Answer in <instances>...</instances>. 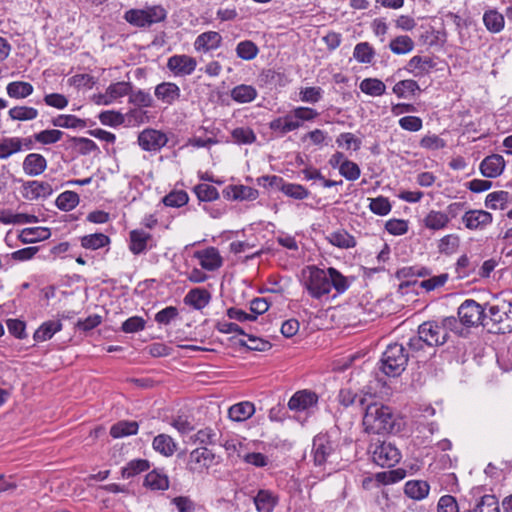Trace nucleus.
<instances>
[{
	"mask_svg": "<svg viewBox=\"0 0 512 512\" xmlns=\"http://www.w3.org/2000/svg\"><path fill=\"white\" fill-rule=\"evenodd\" d=\"M312 455L315 466L332 464L339 458V444L331 435L320 433L313 438Z\"/></svg>",
	"mask_w": 512,
	"mask_h": 512,
	"instance_id": "nucleus-3",
	"label": "nucleus"
},
{
	"mask_svg": "<svg viewBox=\"0 0 512 512\" xmlns=\"http://www.w3.org/2000/svg\"><path fill=\"white\" fill-rule=\"evenodd\" d=\"M483 22L488 31L499 33L504 28V17L496 10H488L483 15Z\"/></svg>",
	"mask_w": 512,
	"mask_h": 512,
	"instance_id": "nucleus-43",
	"label": "nucleus"
},
{
	"mask_svg": "<svg viewBox=\"0 0 512 512\" xmlns=\"http://www.w3.org/2000/svg\"><path fill=\"white\" fill-rule=\"evenodd\" d=\"M414 46V41L408 35L396 36L389 43V49L396 55L408 54L414 49Z\"/></svg>",
	"mask_w": 512,
	"mask_h": 512,
	"instance_id": "nucleus-39",
	"label": "nucleus"
},
{
	"mask_svg": "<svg viewBox=\"0 0 512 512\" xmlns=\"http://www.w3.org/2000/svg\"><path fill=\"white\" fill-rule=\"evenodd\" d=\"M222 36L216 31H207L198 35L194 41V48L199 52H209L221 46Z\"/></svg>",
	"mask_w": 512,
	"mask_h": 512,
	"instance_id": "nucleus-19",
	"label": "nucleus"
},
{
	"mask_svg": "<svg viewBox=\"0 0 512 512\" xmlns=\"http://www.w3.org/2000/svg\"><path fill=\"white\" fill-rule=\"evenodd\" d=\"M167 12L160 5L146 7L145 9H129L124 13V20L130 25L145 28L166 19Z\"/></svg>",
	"mask_w": 512,
	"mask_h": 512,
	"instance_id": "nucleus-5",
	"label": "nucleus"
},
{
	"mask_svg": "<svg viewBox=\"0 0 512 512\" xmlns=\"http://www.w3.org/2000/svg\"><path fill=\"white\" fill-rule=\"evenodd\" d=\"M278 503V497L269 490L261 489L254 497V504L258 512H272Z\"/></svg>",
	"mask_w": 512,
	"mask_h": 512,
	"instance_id": "nucleus-26",
	"label": "nucleus"
},
{
	"mask_svg": "<svg viewBox=\"0 0 512 512\" xmlns=\"http://www.w3.org/2000/svg\"><path fill=\"white\" fill-rule=\"evenodd\" d=\"M223 195L232 200H255L259 193L258 190L244 185H231L223 190Z\"/></svg>",
	"mask_w": 512,
	"mask_h": 512,
	"instance_id": "nucleus-23",
	"label": "nucleus"
},
{
	"mask_svg": "<svg viewBox=\"0 0 512 512\" xmlns=\"http://www.w3.org/2000/svg\"><path fill=\"white\" fill-rule=\"evenodd\" d=\"M505 168V160L499 154L485 157L480 163V171L484 177L496 178L502 174Z\"/></svg>",
	"mask_w": 512,
	"mask_h": 512,
	"instance_id": "nucleus-18",
	"label": "nucleus"
},
{
	"mask_svg": "<svg viewBox=\"0 0 512 512\" xmlns=\"http://www.w3.org/2000/svg\"><path fill=\"white\" fill-rule=\"evenodd\" d=\"M39 112L31 106H14L9 109L8 116L13 121H30L38 117Z\"/></svg>",
	"mask_w": 512,
	"mask_h": 512,
	"instance_id": "nucleus-40",
	"label": "nucleus"
},
{
	"mask_svg": "<svg viewBox=\"0 0 512 512\" xmlns=\"http://www.w3.org/2000/svg\"><path fill=\"white\" fill-rule=\"evenodd\" d=\"M457 315L464 327L467 328L479 326L486 317L482 305L473 299H466L458 307Z\"/></svg>",
	"mask_w": 512,
	"mask_h": 512,
	"instance_id": "nucleus-7",
	"label": "nucleus"
},
{
	"mask_svg": "<svg viewBox=\"0 0 512 512\" xmlns=\"http://www.w3.org/2000/svg\"><path fill=\"white\" fill-rule=\"evenodd\" d=\"M166 66L175 77H185L195 71L197 61L186 54H175L168 58Z\"/></svg>",
	"mask_w": 512,
	"mask_h": 512,
	"instance_id": "nucleus-11",
	"label": "nucleus"
},
{
	"mask_svg": "<svg viewBox=\"0 0 512 512\" xmlns=\"http://www.w3.org/2000/svg\"><path fill=\"white\" fill-rule=\"evenodd\" d=\"M154 94L166 105H172L181 96L180 88L173 82H162L155 87Z\"/></svg>",
	"mask_w": 512,
	"mask_h": 512,
	"instance_id": "nucleus-20",
	"label": "nucleus"
},
{
	"mask_svg": "<svg viewBox=\"0 0 512 512\" xmlns=\"http://www.w3.org/2000/svg\"><path fill=\"white\" fill-rule=\"evenodd\" d=\"M214 454L207 448L194 449L189 454L187 469L192 473H201L213 462Z\"/></svg>",
	"mask_w": 512,
	"mask_h": 512,
	"instance_id": "nucleus-14",
	"label": "nucleus"
},
{
	"mask_svg": "<svg viewBox=\"0 0 512 512\" xmlns=\"http://www.w3.org/2000/svg\"><path fill=\"white\" fill-rule=\"evenodd\" d=\"M50 235V230L45 227L25 228L21 231L19 235V240L25 244L35 243L38 241L48 239Z\"/></svg>",
	"mask_w": 512,
	"mask_h": 512,
	"instance_id": "nucleus-35",
	"label": "nucleus"
},
{
	"mask_svg": "<svg viewBox=\"0 0 512 512\" xmlns=\"http://www.w3.org/2000/svg\"><path fill=\"white\" fill-rule=\"evenodd\" d=\"M51 123L55 127L60 128H85L87 126L86 120L80 119L75 115H58L51 120Z\"/></svg>",
	"mask_w": 512,
	"mask_h": 512,
	"instance_id": "nucleus-44",
	"label": "nucleus"
},
{
	"mask_svg": "<svg viewBox=\"0 0 512 512\" xmlns=\"http://www.w3.org/2000/svg\"><path fill=\"white\" fill-rule=\"evenodd\" d=\"M360 90L370 96H381L386 91L385 84L377 78H365L359 85Z\"/></svg>",
	"mask_w": 512,
	"mask_h": 512,
	"instance_id": "nucleus-46",
	"label": "nucleus"
},
{
	"mask_svg": "<svg viewBox=\"0 0 512 512\" xmlns=\"http://www.w3.org/2000/svg\"><path fill=\"white\" fill-rule=\"evenodd\" d=\"M52 192V186L48 182L33 180L23 184L22 195L27 200H36L38 198H46Z\"/></svg>",
	"mask_w": 512,
	"mask_h": 512,
	"instance_id": "nucleus-16",
	"label": "nucleus"
},
{
	"mask_svg": "<svg viewBox=\"0 0 512 512\" xmlns=\"http://www.w3.org/2000/svg\"><path fill=\"white\" fill-rule=\"evenodd\" d=\"M6 91L10 98L23 99L30 96L34 88L29 82L14 81L7 85Z\"/></svg>",
	"mask_w": 512,
	"mask_h": 512,
	"instance_id": "nucleus-41",
	"label": "nucleus"
},
{
	"mask_svg": "<svg viewBox=\"0 0 512 512\" xmlns=\"http://www.w3.org/2000/svg\"><path fill=\"white\" fill-rule=\"evenodd\" d=\"M197 198L203 202H211L219 198L218 190L209 184H198L194 187Z\"/></svg>",
	"mask_w": 512,
	"mask_h": 512,
	"instance_id": "nucleus-59",
	"label": "nucleus"
},
{
	"mask_svg": "<svg viewBox=\"0 0 512 512\" xmlns=\"http://www.w3.org/2000/svg\"><path fill=\"white\" fill-rule=\"evenodd\" d=\"M138 429V422L122 420L111 426L110 435L115 439L122 438L126 436L136 435Z\"/></svg>",
	"mask_w": 512,
	"mask_h": 512,
	"instance_id": "nucleus-36",
	"label": "nucleus"
},
{
	"mask_svg": "<svg viewBox=\"0 0 512 512\" xmlns=\"http://www.w3.org/2000/svg\"><path fill=\"white\" fill-rule=\"evenodd\" d=\"M330 289L334 287L338 293H343L348 288V282L337 269L329 267L327 269Z\"/></svg>",
	"mask_w": 512,
	"mask_h": 512,
	"instance_id": "nucleus-58",
	"label": "nucleus"
},
{
	"mask_svg": "<svg viewBox=\"0 0 512 512\" xmlns=\"http://www.w3.org/2000/svg\"><path fill=\"white\" fill-rule=\"evenodd\" d=\"M61 330L62 323L60 320H49L40 325V327L34 332L33 338L36 342L47 341Z\"/></svg>",
	"mask_w": 512,
	"mask_h": 512,
	"instance_id": "nucleus-27",
	"label": "nucleus"
},
{
	"mask_svg": "<svg viewBox=\"0 0 512 512\" xmlns=\"http://www.w3.org/2000/svg\"><path fill=\"white\" fill-rule=\"evenodd\" d=\"M262 179L267 181L269 186L276 188L283 192L286 196L297 200H303L310 194V192L304 186L300 184L285 182L282 177L276 175L265 176Z\"/></svg>",
	"mask_w": 512,
	"mask_h": 512,
	"instance_id": "nucleus-10",
	"label": "nucleus"
},
{
	"mask_svg": "<svg viewBox=\"0 0 512 512\" xmlns=\"http://www.w3.org/2000/svg\"><path fill=\"white\" fill-rule=\"evenodd\" d=\"M131 89H132V85L130 82L121 81V82L113 83V84L109 85V87L107 88V94L109 96V99H107V97H104L105 101H97V104L109 105L114 100H116L120 97H123L125 95H129Z\"/></svg>",
	"mask_w": 512,
	"mask_h": 512,
	"instance_id": "nucleus-31",
	"label": "nucleus"
},
{
	"mask_svg": "<svg viewBox=\"0 0 512 512\" xmlns=\"http://www.w3.org/2000/svg\"><path fill=\"white\" fill-rule=\"evenodd\" d=\"M194 257L199 259L203 269L215 271L222 266L223 260L215 247H208L204 250L194 252Z\"/></svg>",
	"mask_w": 512,
	"mask_h": 512,
	"instance_id": "nucleus-17",
	"label": "nucleus"
},
{
	"mask_svg": "<svg viewBox=\"0 0 512 512\" xmlns=\"http://www.w3.org/2000/svg\"><path fill=\"white\" fill-rule=\"evenodd\" d=\"M362 423L365 432L370 434H396L403 425L402 419L389 406L376 401L366 404Z\"/></svg>",
	"mask_w": 512,
	"mask_h": 512,
	"instance_id": "nucleus-1",
	"label": "nucleus"
},
{
	"mask_svg": "<svg viewBox=\"0 0 512 512\" xmlns=\"http://www.w3.org/2000/svg\"><path fill=\"white\" fill-rule=\"evenodd\" d=\"M473 512H500V504L495 495H484L475 505Z\"/></svg>",
	"mask_w": 512,
	"mask_h": 512,
	"instance_id": "nucleus-52",
	"label": "nucleus"
},
{
	"mask_svg": "<svg viewBox=\"0 0 512 512\" xmlns=\"http://www.w3.org/2000/svg\"><path fill=\"white\" fill-rule=\"evenodd\" d=\"M22 167L26 175L38 176L46 170L47 160L39 153H30L24 158Z\"/></svg>",
	"mask_w": 512,
	"mask_h": 512,
	"instance_id": "nucleus-21",
	"label": "nucleus"
},
{
	"mask_svg": "<svg viewBox=\"0 0 512 512\" xmlns=\"http://www.w3.org/2000/svg\"><path fill=\"white\" fill-rule=\"evenodd\" d=\"M167 142L168 138L165 133L152 128L144 129L138 135L139 146L148 152L159 151Z\"/></svg>",
	"mask_w": 512,
	"mask_h": 512,
	"instance_id": "nucleus-13",
	"label": "nucleus"
},
{
	"mask_svg": "<svg viewBox=\"0 0 512 512\" xmlns=\"http://www.w3.org/2000/svg\"><path fill=\"white\" fill-rule=\"evenodd\" d=\"M143 107L130 109L125 115V122L129 126H139L149 121L148 112Z\"/></svg>",
	"mask_w": 512,
	"mask_h": 512,
	"instance_id": "nucleus-56",
	"label": "nucleus"
},
{
	"mask_svg": "<svg viewBox=\"0 0 512 512\" xmlns=\"http://www.w3.org/2000/svg\"><path fill=\"white\" fill-rule=\"evenodd\" d=\"M430 490V486L426 481L412 480L405 484L404 492L412 499L421 500L424 499Z\"/></svg>",
	"mask_w": 512,
	"mask_h": 512,
	"instance_id": "nucleus-38",
	"label": "nucleus"
},
{
	"mask_svg": "<svg viewBox=\"0 0 512 512\" xmlns=\"http://www.w3.org/2000/svg\"><path fill=\"white\" fill-rule=\"evenodd\" d=\"M319 396L314 391L303 389L295 392L288 401V408L294 412H309L318 405Z\"/></svg>",
	"mask_w": 512,
	"mask_h": 512,
	"instance_id": "nucleus-12",
	"label": "nucleus"
},
{
	"mask_svg": "<svg viewBox=\"0 0 512 512\" xmlns=\"http://www.w3.org/2000/svg\"><path fill=\"white\" fill-rule=\"evenodd\" d=\"M510 199L511 196L507 191H495L486 196L485 205L493 210H504L507 208Z\"/></svg>",
	"mask_w": 512,
	"mask_h": 512,
	"instance_id": "nucleus-42",
	"label": "nucleus"
},
{
	"mask_svg": "<svg viewBox=\"0 0 512 512\" xmlns=\"http://www.w3.org/2000/svg\"><path fill=\"white\" fill-rule=\"evenodd\" d=\"M450 222L449 216L442 212L431 210L423 219V224L430 230H441L447 227Z\"/></svg>",
	"mask_w": 512,
	"mask_h": 512,
	"instance_id": "nucleus-33",
	"label": "nucleus"
},
{
	"mask_svg": "<svg viewBox=\"0 0 512 512\" xmlns=\"http://www.w3.org/2000/svg\"><path fill=\"white\" fill-rule=\"evenodd\" d=\"M436 63L431 57L427 56H413L407 63L406 69L416 77L427 75Z\"/></svg>",
	"mask_w": 512,
	"mask_h": 512,
	"instance_id": "nucleus-22",
	"label": "nucleus"
},
{
	"mask_svg": "<svg viewBox=\"0 0 512 512\" xmlns=\"http://www.w3.org/2000/svg\"><path fill=\"white\" fill-rule=\"evenodd\" d=\"M418 334L424 336L429 348L442 346L449 339V335L440 327L438 320L423 322L418 327Z\"/></svg>",
	"mask_w": 512,
	"mask_h": 512,
	"instance_id": "nucleus-9",
	"label": "nucleus"
},
{
	"mask_svg": "<svg viewBox=\"0 0 512 512\" xmlns=\"http://www.w3.org/2000/svg\"><path fill=\"white\" fill-rule=\"evenodd\" d=\"M392 90L398 98H407L408 95H415L416 92L421 91L417 81L413 79H406L397 82Z\"/></svg>",
	"mask_w": 512,
	"mask_h": 512,
	"instance_id": "nucleus-47",
	"label": "nucleus"
},
{
	"mask_svg": "<svg viewBox=\"0 0 512 512\" xmlns=\"http://www.w3.org/2000/svg\"><path fill=\"white\" fill-rule=\"evenodd\" d=\"M129 237V248L130 251L135 255L143 253L147 249L148 242L152 240L150 233L140 229L132 230L129 234Z\"/></svg>",
	"mask_w": 512,
	"mask_h": 512,
	"instance_id": "nucleus-25",
	"label": "nucleus"
},
{
	"mask_svg": "<svg viewBox=\"0 0 512 512\" xmlns=\"http://www.w3.org/2000/svg\"><path fill=\"white\" fill-rule=\"evenodd\" d=\"M459 243L457 235L449 234L439 240L438 250L441 254L451 255L457 250Z\"/></svg>",
	"mask_w": 512,
	"mask_h": 512,
	"instance_id": "nucleus-60",
	"label": "nucleus"
},
{
	"mask_svg": "<svg viewBox=\"0 0 512 512\" xmlns=\"http://www.w3.org/2000/svg\"><path fill=\"white\" fill-rule=\"evenodd\" d=\"M271 131L276 132L278 135L283 136L291 131L298 129V123H294L291 113L288 112L282 117H277L269 123Z\"/></svg>",
	"mask_w": 512,
	"mask_h": 512,
	"instance_id": "nucleus-28",
	"label": "nucleus"
},
{
	"mask_svg": "<svg viewBox=\"0 0 512 512\" xmlns=\"http://www.w3.org/2000/svg\"><path fill=\"white\" fill-rule=\"evenodd\" d=\"M339 173L349 181H355L360 177L361 170L353 161L345 160L339 167Z\"/></svg>",
	"mask_w": 512,
	"mask_h": 512,
	"instance_id": "nucleus-64",
	"label": "nucleus"
},
{
	"mask_svg": "<svg viewBox=\"0 0 512 512\" xmlns=\"http://www.w3.org/2000/svg\"><path fill=\"white\" fill-rule=\"evenodd\" d=\"M129 103L137 106V107H151L153 104V99L150 93L138 89L133 91L131 89L129 94Z\"/></svg>",
	"mask_w": 512,
	"mask_h": 512,
	"instance_id": "nucleus-63",
	"label": "nucleus"
},
{
	"mask_svg": "<svg viewBox=\"0 0 512 512\" xmlns=\"http://www.w3.org/2000/svg\"><path fill=\"white\" fill-rule=\"evenodd\" d=\"M383 382L377 377L370 379L366 385L356 387L354 378L349 379L346 386L342 387L338 393V401L344 407H349L357 401L360 406L367 404L366 397H375L378 389L383 386Z\"/></svg>",
	"mask_w": 512,
	"mask_h": 512,
	"instance_id": "nucleus-2",
	"label": "nucleus"
},
{
	"mask_svg": "<svg viewBox=\"0 0 512 512\" xmlns=\"http://www.w3.org/2000/svg\"><path fill=\"white\" fill-rule=\"evenodd\" d=\"M68 142L70 143V147L77 148L78 153L81 155L90 154L98 149V146L93 140L85 137H70Z\"/></svg>",
	"mask_w": 512,
	"mask_h": 512,
	"instance_id": "nucleus-55",
	"label": "nucleus"
},
{
	"mask_svg": "<svg viewBox=\"0 0 512 512\" xmlns=\"http://www.w3.org/2000/svg\"><path fill=\"white\" fill-rule=\"evenodd\" d=\"M211 294L204 288H193L184 297V303L196 310H201L210 302Z\"/></svg>",
	"mask_w": 512,
	"mask_h": 512,
	"instance_id": "nucleus-24",
	"label": "nucleus"
},
{
	"mask_svg": "<svg viewBox=\"0 0 512 512\" xmlns=\"http://www.w3.org/2000/svg\"><path fill=\"white\" fill-rule=\"evenodd\" d=\"M408 358L409 356L402 344H390L383 352L380 369L389 377H397L405 370Z\"/></svg>",
	"mask_w": 512,
	"mask_h": 512,
	"instance_id": "nucleus-4",
	"label": "nucleus"
},
{
	"mask_svg": "<svg viewBox=\"0 0 512 512\" xmlns=\"http://www.w3.org/2000/svg\"><path fill=\"white\" fill-rule=\"evenodd\" d=\"M492 221V214L485 210H469L462 216V222L469 230L483 229Z\"/></svg>",
	"mask_w": 512,
	"mask_h": 512,
	"instance_id": "nucleus-15",
	"label": "nucleus"
},
{
	"mask_svg": "<svg viewBox=\"0 0 512 512\" xmlns=\"http://www.w3.org/2000/svg\"><path fill=\"white\" fill-rule=\"evenodd\" d=\"M149 468L150 464L148 460L134 459L127 463V465L121 469V475L123 478L129 479L142 472L147 471Z\"/></svg>",
	"mask_w": 512,
	"mask_h": 512,
	"instance_id": "nucleus-45",
	"label": "nucleus"
},
{
	"mask_svg": "<svg viewBox=\"0 0 512 512\" xmlns=\"http://www.w3.org/2000/svg\"><path fill=\"white\" fill-rule=\"evenodd\" d=\"M20 152L19 137H6L0 141V159H7Z\"/></svg>",
	"mask_w": 512,
	"mask_h": 512,
	"instance_id": "nucleus-54",
	"label": "nucleus"
},
{
	"mask_svg": "<svg viewBox=\"0 0 512 512\" xmlns=\"http://www.w3.org/2000/svg\"><path fill=\"white\" fill-rule=\"evenodd\" d=\"M152 446L155 451L166 457L172 456L177 449V444L173 438L167 434L157 435L153 439Z\"/></svg>",
	"mask_w": 512,
	"mask_h": 512,
	"instance_id": "nucleus-34",
	"label": "nucleus"
},
{
	"mask_svg": "<svg viewBox=\"0 0 512 512\" xmlns=\"http://www.w3.org/2000/svg\"><path fill=\"white\" fill-rule=\"evenodd\" d=\"M63 135L64 133L61 130L48 129L35 133L33 135V138L38 143H41L43 145H50L61 140Z\"/></svg>",
	"mask_w": 512,
	"mask_h": 512,
	"instance_id": "nucleus-57",
	"label": "nucleus"
},
{
	"mask_svg": "<svg viewBox=\"0 0 512 512\" xmlns=\"http://www.w3.org/2000/svg\"><path fill=\"white\" fill-rule=\"evenodd\" d=\"M80 202L79 195L74 192L67 190L62 192L56 199V206L62 211H70L74 209Z\"/></svg>",
	"mask_w": 512,
	"mask_h": 512,
	"instance_id": "nucleus-48",
	"label": "nucleus"
},
{
	"mask_svg": "<svg viewBox=\"0 0 512 512\" xmlns=\"http://www.w3.org/2000/svg\"><path fill=\"white\" fill-rule=\"evenodd\" d=\"M259 53L257 45L251 40H244L237 44L236 54L239 58L249 61L254 59Z\"/></svg>",
	"mask_w": 512,
	"mask_h": 512,
	"instance_id": "nucleus-53",
	"label": "nucleus"
},
{
	"mask_svg": "<svg viewBox=\"0 0 512 512\" xmlns=\"http://www.w3.org/2000/svg\"><path fill=\"white\" fill-rule=\"evenodd\" d=\"M353 56L359 63L370 64L375 56V51L368 42H360L355 46Z\"/></svg>",
	"mask_w": 512,
	"mask_h": 512,
	"instance_id": "nucleus-51",
	"label": "nucleus"
},
{
	"mask_svg": "<svg viewBox=\"0 0 512 512\" xmlns=\"http://www.w3.org/2000/svg\"><path fill=\"white\" fill-rule=\"evenodd\" d=\"M254 413V404L248 401L234 404L228 410L229 418L236 422L245 421L249 419Z\"/></svg>",
	"mask_w": 512,
	"mask_h": 512,
	"instance_id": "nucleus-30",
	"label": "nucleus"
},
{
	"mask_svg": "<svg viewBox=\"0 0 512 512\" xmlns=\"http://www.w3.org/2000/svg\"><path fill=\"white\" fill-rule=\"evenodd\" d=\"M373 461L381 467H393L401 459L400 450L395 444L387 441L371 445Z\"/></svg>",
	"mask_w": 512,
	"mask_h": 512,
	"instance_id": "nucleus-6",
	"label": "nucleus"
},
{
	"mask_svg": "<svg viewBox=\"0 0 512 512\" xmlns=\"http://www.w3.org/2000/svg\"><path fill=\"white\" fill-rule=\"evenodd\" d=\"M326 239L330 244L341 249H349L356 246L355 237L344 229L331 232L326 236Z\"/></svg>",
	"mask_w": 512,
	"mask_h": 512,
	"instance_id": "nucleus-29",
	"label": "nucleus"
},
{
	"mask_svg": "<svg viewBox=\"0 0 512 512\" xmlns=\"http://www.w3.org/2000/svg\"><path fill=\"white\" fill-rule=\"evenodd\" d=\"M144 486L151 490H167L169 488L168 476L154 469L145 476Z\"/></svg>",
	"mask_w": 512,
	"mask_h": 512,
	"instance_id": "nucleus-37",
	"label": "nucleus"
},
{
	"mask_svg": "<svg viewBox=\"0 0 512 512\" xmlns=\"http://www.w3.org/2000/svg\"><path fill=\"white\" fill-rule=\"evenodd\" d=\"M231 135L234 142L237 144H252L256 141V135L254 131L248 127L235 128Z\"/></svg>",
	"mask_w": 512,
	"mask_h": 512,
	"instance_id": "nucleus-62",
	"label": "nucleus"
},
{
	"mask_svg": "<svg viewBox=\"0 0 512 512\" xmlns=\"http://www.w3.org/2000/svg\"><path fill=\"white\" fill-rule=\"evenodd\" d=\"M258 93L252 85L240 84L235 86L230 93L231 98L240 104L250 103L255 100Z\"/></svg>",
	"mask_w": 512,
	"mask_h": 512,
	"instance_id": "nucleus-32",
	"label": "nucleus"
},
{
	"mask_svg": "<svg viewBox=\"0 0 512 512\" xmlns=\"http://www.w3.org/2000/svg\"><path fill=\"white\" fill-rule=\"evenodd\" d=\"M440 327L444 330L446 334L449 335V332H453L457 335H462L464 325L461 323V320L455 316L444 317L438 320Z\"/></svg>",
	"mask_w": 512,
	"mask_h": 512,
	"instance_id": "nucleus-61",
	"label": "nucleus"
},
{
	"mask_svg": "<svg viewBox=\"0 0 512 512\" xmlns=\"http://www.w3.org/2000/svg\"><path fill=\"white\" fill-rule=\"evenodd\" d=\"M110 239L103 233L85 235L81 238V245L86 249L97 250L108 245Z\"/></svg>",
	"mask_w": 512,
	"mask_h": 512,
	"instance_id": "nucleus-49",
	"label": "nucleus"
},
{
	"mask_svg": "<svg viewBox=\"0 0 512 512\" xmlns=\"http://www.w3.org/2000/svg\"><path fill=\"white\" fill-rule=\"evenodd\" d=\"M294 123H298V129L306 121H312L318 117L319 113L310 107L299 106L290 111Z\"/></svg>",
	"mask_w": 512,
	"mask_h": 512,
	"instance_id": "nucleus-50",
	"label": "nucleus"
},
{
	"mask_svg": "<svg viewBox=\"0 0 512 512\" xmlns=\"http://www.w3.org/2000/svg\"><path fill=\"white\" fill-rule=\"evenodd\" d=\"M306 288L313 298L319 299L330 292L327 271L313 267L306 282Z\"/></svg>",
	"mask_w": 512,
	"mask_h": 512,
	"instance_id": "nucleus-8",
	"label": "nucleus"
}]
</instances>
